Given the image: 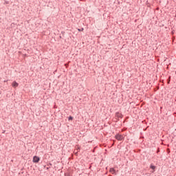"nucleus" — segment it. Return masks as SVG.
<instances>
[{"mask_svg":"<svg viewBox=\"0 0 176 176\" xmlns=\"http://www.w3.org/2000/svg\"><path fill=\"white\" fill-rule=\"evenodd\" d=\"M170 79H171V77H169L168 79V83H170Z\"/></svg>","mask_w":176,"mask_h":176,"instance_id":"nucleus-10","label":"nucleus"},{"mask_svg":"<svg viewBox=\"0 0 176 176\" xmlns=\"http://www.w3.org/2000/svg\"><path fill=\"white\" fill-rule=\"evenodd\" d=\"M116 118H118V119H122V118H123V115L122 114V113L117 112L116 113Z\"/></svg>","mask_w":176,"mask_h":176,"instance_id":"nucleus-4","label":"nucleus"},{"mask_svg":"<svg viewBox=\"0 0 176 176\" xmlns=\"http://www.w3.org/2000/svg\"><path fill=\"white\" fill-rule=\"evenodd\" d=\"M109 176H112V175H109Z\"/></svg>","mask_w":176,"mask_h":176,"instance_id":"nucleus-12","label":"nucleus"},{"mask_svg":"<svg viewBox=\"0 0 176 176\" xmlns=\"http://www.w3.org/2000/svg\"><path fill=\"white\" fill-rule=\"evenodd\" d=\"M4 82H8V80H4Z\"/></svg>","mask_w":176,"mask_h":176,"instance_id":"nucleus-11","label":"nucleus"},{"mask_svg":"<svg viewBox=\"0 0 176 176\" xmlns=\"http://www.w3.org/2000/svg\"><path fill=\"white\" fill-rule=\"evenodd\" d=\"M109 173H111V174H114L115 175H116V170L115 168H110Z\"/></svg>","mask_w":176,"mask_h":176,"instance_id":"nucleus-5","label":"nucleus"},{"mask_svg":"<svg viewBox=\"0 0 176 176\" xmlns=\"http://www.w3.org/2000/svg\"><path fill=\"white\" fill-rule=\"evenodd\" d=\"M150 168L153 170L152 173H155V168H156V166H154L153 164H151Z\"/></svg>","mask_w":176,"mask_h":176,"instance_id":"nucleus-7","label":"nucleus"},{"mask_svg":"<svg viewBox=\"0 0 176 176\" xmlns=\"http://www.w3.org/2000/svg\"><path fill=\"white\" fill-rule=\"evenodd\" d=\"M115 138L117 139L118 141H122L124 137L121 134H117L116 135Z\"/></svg>","mask_w":176,"mask_h":176,"instance_id":"nucleus-2","label":"nucleus"},{"mask_svg":"<svg viewBox=\"0 0 176 176\" xmlns=\"http://www.w3.org/2000/svg\"><path fill=\"white\" fill-rule=\"evenodd\" d=\"M73 119H74V118L72 116L69 117V120H72Z\"/></svg>","mask_w":176,"mask_h":176,"instance_id":"nucleus-9","label":"nucleus"},{"mask_svg":"<svg viewBox=\"0 0 176 176\" xmlns=\"http://www.w3.org/2000/svg\"><path fill=\"white\" fill-rule=\"evenodd\" d=\"M12 87H19V84L17 83V82L14 81L12 84Z\"/></svg>","mask_w":176,"mask_h":176,"instance_id":"nucleus-6","label":"nucleus"},{"mask_svg":"<svg viewBox=\"0 0 176 176\" xmlns=\"http://www.w3.org/2000/svg\"><path fill=\"white\" fill-rule=\"evenodd\" d=\"M80 151V146H79V145H76L75 146V149L74 151V155H76V156H78V153Z\"/></svg>","mask_w":176,"mask_h":176,"instance_id":"nucleus-1","label":"nucleus"},{"mask_svg":"<svg viewBox=\"0 0 176 176\" xmlns=\"http://www.w3.org/2000/svg\"><path fill=\"white\" fill-rule=\"evenodd\" d=\"M85 29L83 28H82L81 29H78V31H79V32H82V31H83Z\"/></svg>","mask_w":176,"mask_h":176,"instance_id":"nucleus-8","label":"nucleus"},{"mask_svg":"<svg viewBox=\"0 0 176 176\" xmlns=\"http://www.w3.org/2000/svg\"><path fill=\"white\" fill-rule=\"evenodd\" d=\"M39 160H41V158L39 157L36 155L33 157V160H32L33 163H39Z\"/></svg>","mask_w":176,"mask_h":176,"instance_id":"nucleus-3","label":"nucleus"}]
</instances>
